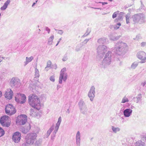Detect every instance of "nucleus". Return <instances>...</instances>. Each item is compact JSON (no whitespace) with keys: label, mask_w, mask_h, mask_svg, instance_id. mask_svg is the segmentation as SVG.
I'll return each mask as SVG.
<instances>
[{"label":"nucleus","mask_w":146,"mask_h":146,"mask_svg":"<svg viewBox=\"0 0 146 146\" xmlns=\"http://www.w3.org/2000/svg\"><path fill=\"white\" fill-rule=\"evenodd\" d=\"M66 68H64L61 70L60 72L59 78V83L60 84L62 83V80L65 82L67 79L68 75L66 72Z\"/></svg>","instance_id":"obj_7"},{"label":"nucleus","mask_w":146,"mask_h":146,"mask_svg":"<svg viewBox=\"0 0 146 146\" xmlns=\"http://www.w3.org/2000/svg\"><path fill=\"white\" fill-rule=\"evenodd\" d=\"M0 122L3 126L8 127L10 125L9 117L8 116H4L2 117L0 119Z\"/></svg>","instance_id":"obj_10"},{"label":"nucleus","mask_w":146,"mask_h":146,"mask_svg":"<svg viewBox=\"0 0 146 146\" xmlns=\"http://www.w3.org/2000/svg\"><path fill=\"white\" fill-rule=\"evenodd\" d=\"M66 112L67 113H70V111L69 110V109H68L67 110V111H66Z\"/></svg>","instance_id":"obj_57"},{"label":"nucleus","mask_w":146,"mask_h":146,"mask_svg":"<svg viewBox=\"0 0 146 146\" xmlns=\"http://www.w3.org/2000/svg\"><path fill=\"white\" fill-rule=\"evenodd\" d=\"M10 84L12 87L17 88L20 86V83L19 79L17 78H13L11 80Z\"/></svg>","instance_id":"obj_15"},{"label":"nucleus","mask_w":146,"mask_h":146,"mask_svg":"<svg viewBox=\"0 0 146 146\" xmlns=\"http://www.w3.org/2000/svg\"><path fill=\"white\" fill-rule=\"evenodd\" d=\"M61 38H60L59 39V40L58 41L56 45V46H57L58 45V44L59 43V42H60V41L61 40Z\"/></svg>","instance_id":"obj_53"},{"label":"nucleus","mask_w":146,"mask_h":146,"mask_svg":"<svg viewBox=\"0 0 146 146\" xmlns=\"http://www.w3.org/2000/svg\"><path fill=\"white\" fill-rule=\"evenodd\" d=\"M35 77L38 78L39 76V72L37 68H35Z\"/></svg>","instance_id":"obj_37"},{"label":"nucleus","mask_w":146,"mask_h":146,"mask_svg":"<svg viewBox=\"0 0 146 146\" xmlns=\"http://www.w3.org/2000/svg\"><path fill=\"white\" fill-rule=\"evenodd\" d=\"M95 88L94 86H92L89 90L88 93V96L90 99L91 101H93L94 98L95 97Z\"/></svg>","instance_id":"obj_16"},{"label":"nucleus","mask_w":146,"mask_h":146,"mask_svg":"<svg viewBox=\"0 0 146 146\" xmlns=\"http://www.w3.org/2000/svg\"><path fill=\"white\" fill-rule=\"evenodd\" d=\"M10 2V0H7L4 4L1 7V10H5L7 7L8 5L9 4Z\"/></svg>","instance_id":"obj_25"},{"label":"nucleus","mask_w":146,"mask_h":146,"mask_svg":"<svg viewBox=\"0 0 146 146\" xmlns=\"http://www.w3.org/2000/svg\"><path fill=\"white\" fill-rule=\"evenodd\" d=\"M139 62L137 61H135L133 63L131 66V68L133 69H135L138 66Z\"/></svg>","instance_id":"obj_28"},{"label":"nucleus","mask_w":146,"mask_h":146,"mask_svg":"<svg viewBox=\"0 0 146 146\" xmlns=\"http://www.w3.org/2000/svg\"><path fill=\"white\" fill-rule=\"evenodd\" d=\"M13 92L10 89H8L5 92V97L9 99H11L12 98Z\"/></svg>","instance_id":"obj_19"},{"label":"nucleus","mask_w":146,"mask_h":146,"mask_svg":"<svg viewBox=\"0 0 146 146\" xmlns=\"http://www.w3.org/2000/svg\"><path fill=\"white\" fill-rule=\"evenodd\" d=\"M28 144L26 143H24L22 144L21 146H28Z\"/></svg>","instance_id":"obj_51"},{"label":"nucleus","mask_w":146,"mask_h":146,"mask_svg":"<svg viewBox=\"0 0 146 146\" xmlns=\"http://www.w3.org/2000/svg\"><path fill=\"white\" fill-rule=\"evenodd\" d=\"M27 117L25 115H21L18 117L16 122L18 125H23L27 121Z\"/></svg>","instance_id":"obj_8"},{"label":"nucleus","mask_w":146,"mask_h":146,"mask_svg":"<svg viewBox=\"0 0 146 146\" xmlns=\"http://www.w3.org/2000/svg\"><path fill=\"white\" fill-rule=\"evenodd\" d=\"M45 30L46 31H47L48 32V33H50V29L48 28V27H45Z\"/></svg>","instance_id":"obj_48"},{"label":"nucleus","mask_w":146,"mask_h":146,"mask_svg":"<svg viewBox=\"0 0 146 146\" xmlns=\"http://www.w3.org/2000/svg\"><path fill=\"white\" fill-rule=\"evenodd\" d=\"M81 134L79 131L77 132L76 136V146H80Z\"/></svg>","instance_id":"obj_18"},{"label":"nucleus","mask_w":146,"mask_h":146,"mask_svg":"<svg viewBox=\"0 0 146 146\" xmlns=\"http://www.w3.org/2000/svg\"><path fill=\"white\" fill-rule=\"evenodd\" d=\"M132 112V110L130 108H127L123 112L125 117H129L131 115Z\"/></svg>","instance_id":"obj_20"},{"label":"nucleus","mask_w":146,"mask_h":146,"mask_svg":"<svg viewBox=\"0 0 146 146\" xmlns=\"http://www.w3.org/2000/svg\"><path fill=\"white\" fill-rule=\"evenodd\" d=\"M62 121V118L61 117H59L58 118V121L57 123H56L55 127L54 128V130L52 133L51 135V139H52L56 135V134L58 130L59 129V127L60 125V123Z\"/></svg>","instance_id":"obj_14"},{"label":"nucleus","mask_w":146,"mask_h":146,"mask_svg":"<svg viewBox=\"0 0 146 146\" xmlns=\"http://www.w3.org/2000/svg\"><path fill=\"white\" fill-rule=\"evenodd\" d=\"M29 128V127L27 129L25 127H23L21 129V131L23 133H26L29 131L30 129Z\"/></svg>","instance_id":"obj_34"},{"label":"nucleus","mask_w":146,"mask_h":146,"mask_svg":"<svg viewBox=\"0 0 146 146\" xmlns=\"http://www.w3.org/2000/svg\"><path fill=\"white\" fill-rule=\"evenodd\" d=\"M110 28L111 29L113 30H115L114 29L115 25H111L110 26Z\"/></svg>","instance_id":"obj_50"},{"label":"nucleus","mask_w":146,"mask_h":146,"mask_svg":"<svg viewBox=\"0 0 146 146\" xmlns=\"http://www.w3.org/2000/svg\"><path fill=\"white\" fill-rule=\"evenodd\" d=\"M51 62L50 61H49L47 63V64L46 66L45 67V69H46L47 68L50 67L51 66Z\"/></svg>","instance_id":"obj_42"},{"label":"nucleus","mask_w":146,"mask_h":146,"mask_svg":"<svg viewBox=\"0 0 146 146\" xmlns=\"http://www.w3.org/2000/svg\"><path fill=\"white\" fill-rule=\"evenodd\" d=\"M21 133L18 132L15 133L12 137V139L15 143H18L21 139Z\"/></svg>","instance_id":"obj_17"},{"label":"nucleus","mask_w":146,"mask_h":146,"mask_svg":"<svg viewBox=\"0 0 146 146\" xmlns=\"http://www.w3.org/2000/svg\"><path fill=\"white\" fill-rule=\"evenodd\" d=\"M36 4V3L35 2H34L32 5V7H33V6Z\"/></svg>","instance_id":"obj_60"},{"label":"nucleus","mask_w":146,"mask_h":146,"mask_svg":"<svg viewBox=\"0 0 146 146\" xmlns=\"http://www.w3.org/2000/svg\"><path fill=\"white\" fill-rule=\"evenodd\" d=\"M67 59L68 58L67 56H65L63 57L62 60L63 61H66Z\"/></svg>","instance_id":"obj_46"},{"label":"nucleus","mask_w":146,"mask_h":146,"mask_svg":"<svg viewBox=\"0 0 146 146\" xmlns=\"http://www.w3.org/2000/svg\"><path fill=\"white\" fill-rule=\"evenodd\" d=\"M60 88V86L58 85L57 86V90H58L59 88Z\"/></svg>","instance_id":"obj_58"},{"label":"nucleus","mask_w":146,"mask_h":146,"mask_svg":"<svg viewBox=\"0 0 146 146\" xmlns=\"http://www.w3.org/2000/svg\"><path fill=\"white\" fill-rule=\"evenodd\" d=\"M141 98L142 96L141 94H139L137 95L136 97V98L137 99L136 103H138L141 100Z\"/></svg>","instance_id":"obj_33"},{"label":"nucleus","mask_w":146,"mask_h":146,"mask_svg":"<svg viewBox=\"0 0 146 146\" xmlns=\"http://www.w3.org/2000/svg\"><path fill=\"white\" fill-rule=\"evenodd\" d=\"M50 80L51 81L54 82L55 81L54 76H51L50 78Z\"/></svg>","instance_id":"obj_45"},{"label":"nucleus","mask_w":146,"mask_h":146,"mask_svg":"<svg viewBox=\"0 0 146 146\" xmlns=\"http://www.w3.org/2000/svg\"><path fill=\"white\" fill-rule=\"evenodd\" d=\"M42 142V139H39L36 140L35 142H34L33 144V145L39 146L41 145Z\"/></svg>","instance_id":"obj_23"},{"label":"nucleus","mask_w":146,"mask_h":146,"mask_svg":"<svg viewBox=\"0 0 146 146\" xmlns=\"http://www.w3.org/2000/svg\"><path fill=\"white\" fill-rule=\"evenodd\" d=\"M15 100L17 102L22 104L26 101V97L23 94H18L15 97Z\"/></svg>","instance_id":"obj_9"},{"label":"nucleus","mask_w":146,"mask_h":146,"mask_svg":"<svg viewBox=\"0 0 146 146\" xmlns=\"http://www.w3.org/2000/svg\"><path fill=\"white\" fill-rule=\"evenodd\" d=\"M54 36L52 35L48 39V44L49 45H51L52 44L53 40L54 38Z\"/></svg>","instance_id":"obj_31"},{"label":"nucleus","mask_w":146,"mask_h":146,"mask_svg":"<svg viewBox=\"0 0 146 146\" xmlns=\"http://www.w3.org/2000/svg\"><path fill=\"white\" fill-rule=\"evenodd\" d=\"M33 59V57L31 56L30 57H26V61L24 62V66H26L29 62H31Z\"/></svg>","instance_id":"obj_24"},{"label":"nucleus","mask_w":146,"mask_h":146,"mask_svg":"<svg viewBox=\"0 0 146 146\" xmlns=\"http://www.w3.org/2000/svg\"><path fill=\"white\" fill-rule=\"evenodd\" d=\"M111 129L112 131V132L115 133H116L118 132H119L121 130L120 128L119 127H115L113 126H111Z\"/></svg>","instance_id":"obj_21"},{"label":"nucleus","mask_w":146,"mask_h":146,"mask_svg":"<svg viewBox=\"0 0 146 146\" xmlns=\"http://www.w3.org/2000/svg\"><path fill=\"white\" fill-rule=\"evenodd\" d=\"M5 111L6 113L9 115L15 113L16 111L13 105L10 104H9L6 106Z\"/></svg>","instance_id":"obj_11"},{"label":"nucleus","mask_w":146,"mask_h":146,"mask_svg":"<svg viewBox=\"0 0 146 146\" xmlns=\"http://www.w3.org/2000/svg\"><path fill=\"white\" fill-rule=\"evenodd\" d=\"M91 38L86 39L82 43L84 44H86L88 41L90 40Z\"/></svg>","instance_id":"obj_44"},{"label":"nucleus","mask_w":146,"mask_h":146,"mask_svg":"<svg viewBox=\"0 0 146 146\" xmlns=\"http://www.w3.org/2000/svg\"><path fill=\"white\" fill-rule=\"evenodd\" d=\"M145 143L141 140L137 141L135 144V146H144Z\"/></svg>","instance_id":"obj_27"},{"label":"nucleus","mask_w":146,"mask_h":146,"mask_svg":"<svg viewBox=\"0 0 146 146\" xmlns=\"http://www.w3.org/2000/svg\"><path fill=\"white\" fill-rule=\"evenodd\" d=\"M120 36H115L111 34L109 36L110 39L112 40L115 41L118 40L120 37Z\"/></svg>","instance_id":"obj_26"},{"label":"nucleus","mask_w":146,"mask_h":146,"mask_svg":"<svg viewBox=\"0 0 146 146\" xmlns=\"http://www.w3.org/2000/svg\"><path fill=\"white\" fill-rule=\"evenodd\" d=\"M146 45V42H142L141 44V46L143 47Z\"/></svg>","instance_id":"obj_49"},{"label":"nucleus","mask_w":146,"mask_h":146,"mask_svg":"<svg viewBox=\"0 0 146 146\" xmlns=\"http://www.w3.org/2000/svg\"><path fill=\"white\" fill-rule=\"evenodd\" d=\"M37 137V134L35 133H31L28 134L25 137L26 143L29 145H33Z\"/></svg>","instance_id":"obj_5"},{"label":"nucleus","mask_w":146,"mask_h":146,"mask_svg":"<svg viewBox=\"0 0 146 146\" xmlns=\"http://www.w3.org/2000/svg\"><path fill=\"white\" fill-rule=\"evenodd\" d=\"M106 42V39L105 38H102L99 39L98 40V42L99 44H103Z\"/></svg>","instance_id":"obj_30"},{"label":"nucleus","mask_w":146,"mask_h":146,"mask_svg":"<svg viewBox=\"0 0 146 146\" xmlns=\"http://www.w3.org/2000/svg\"><path fill=\"white\" fill-rule=\"evenodd\" d=\"M54 128V126L52 125V126L50 127L49 129L48 130L45 135V136L46 138H47L50 135L51 132L53 130Z\"/></svg>","instance_id":"obj_22"},{"label":"nucleus","mask_w":146,"mask_h":146,"mask_svg":"<svg viewBox=\"0 0 146 146\" xmlns=\"http://www.w3.org/2000/svg\"><path fill=\"white\" fill-rule=\"evenodd\" d=\"M108 0L111 2L112 1H113L112 0Z\"/></svg>","instance_id":"obj_63"},{"label":"nucleus","mask_w":146,"mask_h":146,"mask_svg":"<svg viewBox=\"0 0 146 146\" xmlns=\"http://www.w3.org/2000/svg\"><path fill=\"white\" fill-rule=\"evenodd\" d=\"M123 13L121 12L119 16H118L114 20L115 22H117L121 20L122 19V16L123 15Z\"/></svg>","instance_id":"obj_29"},{"label":"nucleus","mask_w":146,"mask_h":146,"mask_svg":"<svg viewBox=\"0 0 146 146\" xmlns=\"http://www.w3.org/2000/svg\"><path fill=\"white\" fill-rule=\"evenodd\" d=\"M78 105L81 112L85 113L87 111V107L85 102L83 100H80L79 102Z\"/></svg>","instance_id":"obj_13"},{"label":"nucleus","mask_w":146,"mask_h":146,"mask_svg":"<svg viewBox=\"0 0 146 146\" xmlns=\"http://www.w3.org/2000/svg\"><path fill=\"white\" fill-rule=\"evenodd\" d=\"M102 5H104L105 4H107L108 3L107 2H102Z\"/></svg>","instance_id":"obj_56"},{"label":"nucleus","mask_w":146,"mask_h":146,"mask_svg":"<svg viewBox=\"0 0 146 146\" xmlns=\"http://www.w3.org/2000/svg\"><path fill=\"white\" fill-rule=\"evenodd\" d=\"M5 133L4 130L0 127V137L3 136Z\"/></svg>","instance_id":"obj_40"},{"label":"nucleus","mask_w":146,"mask_h":146,"mask_svg":"<svg viewBox=\"0 0 146 146\" xmlns=\"http://www.w3.org/2000/svg\"><path fill=\"white\" fill-rule=\"evenodd\" d=\"M137 57L141 61V63H145L146 62V53L143 51H139L137 54Z\"/></svg>","instance_id":"obj_12"},{"label":"nucleus","mask_w":146,"mask_h":146,"mask_svg":"<svg viewBox=\"0 0 146 146\" xmlns=\"http://www.w3.org/2000/svg\"><path fill=\"white\" fill-rule=\"evenodd\" d=\"M133 22L135 23H143L145 22V15L142 13H138L134 15L132 17Z\"/></svg>","instance_id":"obj_4"},{"label":"nucleus","mask_w":146,"mask_h":146,"mask_svg":"<svg viewBox=\"0 0 146 146\" xmlns=\"http://www.w3.org/2000/svg\"><path fill=\"white\" fill-rule=\"evenodd\" d=\"M146 84V82H142L141 84L143 86H144L145 84Z\"/></svg>","instance_id":"obj_54"},{"label":"nucleus","mask_w":146,"mask_h":146,"mask_svg":"<svg viewBox=\"0 0 146 146\" xmlns=\"http://www.w3.org/2000/svg\"><path fill=\"white\" fill-rule=\"evenodd\" d=\"M99 3H102V2H99Z\"/></svg>","instance_id":"obj_64"},{"label":"nucleus","mask_w":146,"mask_h":146,"mask_svg":"<svg viewBox=\"0 0 146 146\" xmlns=\"http://www.w3.org/2000/svg\"><path fill=\"white\" fill-rule=\"evenodd\" d=\"M38 1V0H36V1H35V2L36 3Z\"/></svg>","instance_id":"obj_62"},{"label":"nucleus","mask_w":146,"mask_h":146,"mask_svg":"<svg viewBox=\"0 0 146 146\" xmlns=\"http://www.w3.org/2000/svg\"><path fill=\"white\" fill-rule=\"evenodd\" d=\"M121 25V24L120 23H119L116 24L115 25L114 29L115 30H117L118 29L120 26Z\"/></svg>","instance_id":"obj_39"},{"label":"nucleus","mask_w":146,"mask_h":146,"mask_svg":"<svg viewBox=\"0 0 146 146\" xmlns=\"http://www.w3.org/2000/svg\"><path fill=\"white\" fill-rule=\"evenodd\" d=\"M29 103L32 107L39 109L40 106V101L39 98L35 94L30 95L29 96Z\"/></svg>","instance_id":"obj_2"},{"label":"nucleus","mask_w":146,"mask_h":146,"mask_svg":"<svg viewBox=\"0 0 146 146\" xmlns=\"http://www.w3.org/2000/svg\"><path fill=\"white\" fill-rule=\"evenodd\" d=\"M30 111V114L31 116L32 117H36L37 116L36 112L35 111L34 109H31Z\"/></svg>","instance_id":"obj_32"},{"label":"nucleus","mask_w":146,"mask_h":146,"mask_svg":"<svg viewBox=\"0 0 146 146\" xmlns=\"http://www.w3.org/2000/svg\"><path fill=\"white\" fill-rule=\"evenodd\" d=\"M56 30L57 31L58 30V33L62 35L63 33V31L62 30H57L56 29Z\"/></svg>","instance_id":"obj_47"},{"label":"nucleus","mask_w":146,"mask_h":146,"mask_svg":"<svg viewBox=\"0 0 146 146\" xmlns=\"http://www.w3.org/2000/svg\"><path fill=\"white\" fill-rule=\"evenodd\" d=\"M92 8L94 9H101V8H95V7H93Z\"/></svg>","instance_id":"obj_59"},{"label":"nucleus","mask_w":146,"mask_h":146,"mask_svg":"<svg viewBox=\"0 0 146 146\" xmlns=\"http://www.w3.org/2000/svg\"><path fill=\"white\" fill-rule=\"evenodd\" d=\"M130 14L128 13L125 15V18L126 20V23L127 24L129 23V18L130 17Z\"/></svg>","instance_id":"obj_35"},{"label":"nucleus","mask_w":146,"mask_h":146,"mask_svg":"<svg viewBox=\"0 0 146 146\" xmlns=\"http://www.w3.org/2000/svg\"><path fill=\"white\" fill-rule=\"evenodd\" d=\"M115 48L116 54L120 55L124 54L127 52L128 46L125 43L122 41H119L115 44Z\"/></svg>","instance_id":"obj_1"},{"label":"nucleus","mask_w":146,"mask_h":146,"mask_svg":"<svg viewBox=\"0 0 146 146\" xmlns=\"http://www.w3.org/2000/svg\"><path fill=\"white\" fill-rule=\"evenodd\" d=\"M1 96H2V93L0 91V98Z\"/></svg>","instance_id":"obj_61"},{"label":"nucleus","mask_w":146,"mask_h":146,"mask_svg":"<svg viewBox=\"0 0 146 146\" xmlns=\"http://www.w3.org/2000/svg\"><path fill=\"white\" fill-rule=\"evenodd\" d=\"M112 54L108 51L105 54L103 61L100 64L102 68H105L108 66L111 63L112 60Z\"/></svg>","instance_id":"obj_3"},{"label":"nucleus","mask_w":146,"mask_h":146,"mask_svg":"<svg viewBox=\"0 0 146 146\" xmlns=\"http://www.w3.org/2000/svg\"><path fill=\"white\" fill-rule=\"evenodd\" d=\"M119 12V11H117L113 13L112 16L113 19H114L117 17V14Z\"/></svg>","instance_id":"obj_41"},{"label":"nucleus","mask_w":146,"mask_h":146,"mask_svg":"<svg viewBox=\"0 0 146 146\" xmlns=\"http://www.w3.org/2000/svg\"><path fill=\"white\" fill-rule=\"evenodd\" d=\"M25 127H26L27 129H28V128L29 127V130L31 128V125L29 123H27L26 125V126H25Z\"/></svg>","instance_id":"obj_43"},{"label":"nucleus","mask_w":146,"mask_h":146,"mask_svg":"<svg viewBox=\"0 0 146 146\" xmlns=\"http://www.w3.org/2000/svg\"><path fill=\"white\" fill-rule=\"evenodd\" d=\"M80 50V48H78V47H76V48L75 49V50L76 51H79Z\"/></svg>","instance_id":"obj_52"},{"label":"nucleus","mask_w":146,"mask_h":146,"mask_svg":"<svg viewBox=\"0 0 146 146\" xmlns=\"http://www.w3.org/2000/svg\"><path fill=\"white\" fill-rule=\"evenodd\" d=\"M108 48L107 47L104 45H99L97 48V57L102 58L104 54L107 51Z\"/></svg>","instance_id":"obj_6"},{"label":"nucleus","mask_w":146,"mask_h":146,"mask_svg":"<svg viewBox=\"0 0 146 146\" xmlns=\"http://www.w3.org/2000/svg\"><path fill=\"white\" fill-rule=\"evenodd\" d=\"M140 38V36L139 35H137L136 36L135 38V39L138 40Z\"/></svg>","instance_id":"obj_55"},{"label":"nucleus","mask_w":146,"mask_h":146,"mask_svg":"<svg viewBox=\"0 0 146 146\" xmlns=\"http://www.w3.org/2000/svg\"><path fill=\"white\" fill-rule=\"evenodd\" d=\"M128 102H129L128 98L125 96L122 98L121 103H124Z\"/></svg>","instance_id":"obj_36"},{"label":"nucleus","mask_w":146,"mask_h":146,"mask_svg":"<svg viewBox=\"0 0 146 146\" xmlns=\"http://www.w3.org/2000/svg\"><path fill=\"white\" fill-rule=\"evenodd\" d=\"M90 30L87 29L86 33L82 36V37H84L88 35L90 32Z\"/></svg>","instance_id":"obj_38"}]
</instances>
